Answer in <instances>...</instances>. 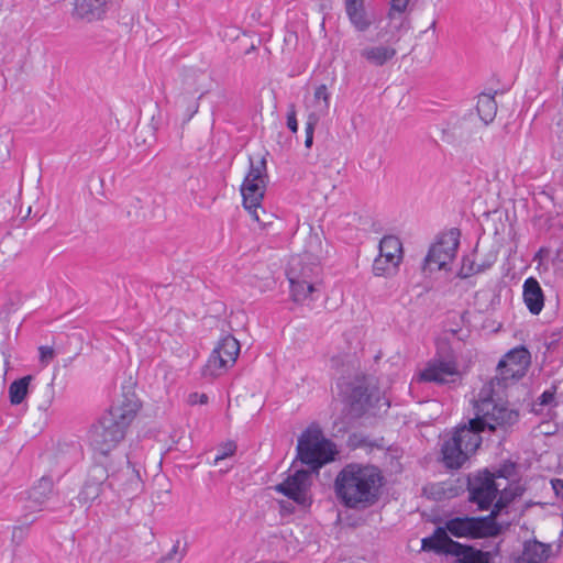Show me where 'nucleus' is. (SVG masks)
<instances>
[{"label": "nucleus", "instance_id": "nucleus-1", "mask_svg": "<svg viewBox=\"0 0 563 563\" xmlns=\"http://www.w3.org/2000/svg\"><path fill=\"white\" fill-rule=\"evenodd\" d=\"M531 363V354L525 346L510 350L498 363L497 375L478 393L474 404L475 417L454 428L441 446L442 462L451 470L461 468L483 442V432L507 434L519 422L520 412L508 401L495 397L494 384L507 387L522 378Z\"/></svg>", "mask_w": 563, "mask_h": 563}, {"label": "nucleus", "instance_id": "nucleus-2", "mask_svg": "<svg viewBox=\"0 0 563 563\" xmlns=\"http://www.w3.org/2000/svg\"><path fill=\"white\" fill-rule=\"evenodd\" d=\"M384 484L385 478L378 466L351 462L336 474L333 490L343 507L362 511L378 503Z\"/></svg>", "mask_w": 563, "mask_h": 563}, {"label": "nucleus", "instance_id": "nucleus-3", "mask_svg": "<svg viewBox=\"0 0 563 563\" xmlns=\"http://www.w3.org/2000/svg\"><path fill=\"white\" fill-rule=\"evenodd\" d=\"M140 402L134 394H124L93 424L89 431V441L93 451L107 456L124 439L126 430L135 419Z\"/></svg>", "mask_w": 563, "mask_h": 563}, {"label": "nucleus", "instance_id": "nucleus-4", "mask_svg": "<svg viewBox=\"0 0 563 563\" xmlns=\"http://www.w3.org/2000/svg\"><path fill=\"white\" fill-rule=\"evenodd\" d=\"M297 457L312 473L332 462L338 454L335 444L325 439L319 429H307L298 439Z\"/></svg>", "mask_w": 563, "mask_h": 563}, {"label": "nucleus", "instance_id": "nucleus-5", "mask_svg": "<svg viewBox=\"0 0 563 563\" xmlns=\"http://www.w3.org/2000/svg\"><path fill=\"white\" fill-rule=\"evenodd\" d=\"M107 487L117 496L132 498L143 487L140 471L131 462L130 457L120 455L117 461H110L108 466Z\"/></svg>", "mask_w": 563, "mask_h": 563}, {"label": "nucleus", "instance_id": "nucleus-6", "mask_svg": "<svg viewBox=\"0 0 563 563\" xmlns=\"http://www.w3.org/2000/svg\"><path fill=\"white\" fill-rule=\"evenodd\" d=\"M268 180L267 166L265 157H260L256 162L250 157V169L241 185V195L243 206L255 221H261L258 209L264 198L266 183Z\"/></svg>", "mask_w": 563, "mask_h": 563}, {"label": "nucleus", "instance_id": "nucleus-7", "mask_svg": "<svg viewBox=\"0 0 563 563\" xmlns=\"http://www.w3.org/2000/svg\"><path fill=\"white\" fill-rule=\"evenodd\" d=\"M445 529L455 538H487L500 532L494 515L484 517H454L445 522Z\"/></svg>", "mask_w": 563, "mask_h": 563}, {"label": "nucleus", "instance_id": "nucleus-8", "mask_svg": "<svg viewBox=\"0 0 563 563\" xmlns=\"http://www.w3.org/2000/svg\"><path fill=\"white\" fill-rule=\"evenodd\" d=\"M459 245L460 230L451 229L430 246L424 257L423 272L432 273L445 268L446 264L455 257Z\"/></svg>", "mask_w": 563, "mask_h": 563}, {"label": "nucleus", "instance_id": "nucleus-9", "mask_svg": "<svg viewBox=\"0 0 563 563\" xmlns=\"http://www.w3.org/2000/svg\"><path fill=\"white\" fill-rule=\"evenodd\" d=\"M311 475L310 471L298 470L288 475L284 482L277 484L275 490L291 499L301 508H309L312 504Z\"/></svg>", "mask_w": 563, "mask_h": 563}, {"label": "nucleus", "instance_id": "nucleus-10", "mask_svg": "<svg viewBox=\"0 0 563 563\" xmlns=\"http://www.w3.org/2000/svg\"><path fill=\"white\" fill-rule=\"evenodd\" d=\"M470 501L476 504L478 509L487 510L492 507L499 492V484L494 481L492 472L483 470L467 477Z\"/></svg>", "mask_w": 563, "mask_h": 563}, {"label": "nucleus", "instance_id": "nucleus-11", "mask_svg": "<svg viewBox=\"0 0 563 563\" xmlns=\"http://www.w3.org/2000/svg\"><path fill=\"white\" fill-rule=\"evenodd\" d=\"M379 253L373 263L375 276H391L396 274L402 260V243L395 235L384 236L378 245Z\"/></svg>", "mask_w": 563, "mask_h": 563}, {"label": "nucleus", "instance_id": "nucleus-12", "mask_svg": "<svg viewBox=\"0 0 563 563\" xmlns=\"http://www.w3.org/2000/svg\"><path fill=\"white\" fill-rule=\"evenodd\" d=\"M108 468L102 464L90 467L87 481L80 489L77 499L81 505L90 506L98 497L106 493Z\"/></svg>", "mask_w": 563, "mask_h": 563}, {"label": "nucleus", "instance_id": "nucleus-13", "mask_svg": "<svg viewBox=\"0 0 563 563\" xmlns=\"http://www.w3.org/2000/svg\"><path fill=\"white\" fill-rule=\"evenodd\" d=\"M459 374L457 364L454 360H432L420 373L419 378L422 382L444 385L454 383Z\"/></svg>", "mask_w": 563, "mask_h": 563}, {"label": "nucleus", "instance_id": "nucleus-14", "mask_svg": "<svg viewBox=\"0 0 563 563\" xmlns=\"http://www.w3.org/2000/svg\"><path fill=\"white\" fill-rule=\"evenodd\" d=\"M301 258H294L290 268L287 273L288 280L290 284V292L292 300L296 302H302L310 297V295L316 291V287L312 280L309 279L308 272L312 269L309 267L308 269H302L301 272H297V266L301 264Z\"/></svg>", "mask_w": 563, "mask_h": 563}, {"label": "nucleus", "instance_id": "nucleus-15", "mask_svg": "<svg viewBox=\"0 0 563 563\" xmlns=\"http://www.w3.org/2000/svg\"><path fill=\"white\" fill-rule=\"evenodd\" d=\"M476 134L475 124L466 119L449 122L442 129V142L454 147H466Z\"/></svg>", "mask_w": 563, "mask_h": 563}, {"label": "nucleus", "instance_id": "nucleus-16", "mask_svg": "<svg viewBox=\"0 0 563 563\" xmlns=\"http://www.w3.org/2000/svg\"><path fill=\"white\" fill-rule=\"evenodd\" d=\"M421 543L423 551H433L438 554L444 553L452 555L456 549H460V542L452 540L448 536L445 527H438L433 534L423 538Z\"/></svg>", "mask_w": 563, "mask_h": 563}, {"label": "nucleus", "instance_id": "nucleus-17", "mask_svg": "<svg viewBox=\"0 0 563 563\" xmlns=\"http://www.w3.org/2000/svg\"><path fill=\"white\" fill-rule=\"evenodd\" d=\"M522 298L531 314L538 316L542 311L544 307V294L539 282L534 277H528L523 282Z\"/></svg>", "mask_w": 563, "mask_h": 563}, {"label": "nucleus", "instance_id": "nucleus-18", "mask_svg": "<svg viewBox=\"0 0 563 563\" xmlns=\"http://www.w3.org/2000/svg\"><path fill=\"white\" fill-rule=\"evenodd\" d=\"M110 0H75L73 15L92 22L100 20L107 12Z\"/></svg>", "mask_w": 563, "mask_h": 563}, {"label": "nucleus", "instance_id": "nucleus-19", "mask_svg": "<svg viewBox=\"0 0 563 563\" xmlns=\"http://www.w3.org/2000/svg\"><path fill=\"white\" fill-rule=\"evenodd\" d=\"M345 11L351 23L361 32L366 31L373 23V19L365 11L364 0H345Z\"/></svg>", "mask_w": 563, "mask_h": 563}, {"label": "nucleus", "instance_id": "nucleus-20", "mask_svg": "<svg viewBox=\"0 0 563 563\" xmlns=\"http://www.w3.org/2000/svg\"><path fill=\"white\" fill-rule=\"evenodd\" d=\"M396 54V48L390 44L367 46L361 51V56L374 66H384L391 60Z\"/></svg>", "mask_w": 563, "mask_h": 563}, {"label": "nucleus", "instance_id": "nucleus-21", "mask_svg": "<svg viewBox=\"0 0 563 563\" xmlns=\"http://www.w3.org/2000/svg\"><path fill=\"white\" fill-rule=\"evenodd\" d=\"M550 553V545L537 540L527 541L523 545L522 554L518 559V563H544Z\"/></svg>", "mask_w": 563, "mask_h": 563}, {"label": "nucleus", "instance_id": "nucleus-22", "mask_svg": "<svg viewBox=\"0 0 563 563\" xmlns=\"http://www.w3.org/2000/svg\"><path fill=\"white\" fill-rule=\"evenodd\" d=\"M452 555L456 558L455 563H492L490 552L462 543Z\"/></svg>", "mask_w": 563, "mask_h": 563}, {"label": "nucleus", "instance_id": "nucleus-23", "mask_svg": "<svg viewBox=\"0 0 563 563\" xmlns=\"http://www.w3.org/2000/svg\"><path fill=\"white\" fill-rule=\"evenodd\" d=\"M373 398L374 393L363 385L353 387L349 397L351 407L358 412L375 407Z\"/></svg>", "mask_w": 563, "mask_h": 563}, {"label": "nucleus", "instance_id": "nucleus-24", "mask_svg": "<svg viewBox=\"0 0 563 563\" xmlns=\"http://www.w3.org/2000/svg\"><path fill=\"white\" fill-rule=\"evenodd\" d=\"M233 366L231 362H227L225 357L219 351L211 352L206 365L202 368V376L206 378H216L223 375L229 367Z\"/></svg>", "mask_w": 563, "mask_h": 563}, {"label": "nucleus", "instance_id": "nucleus-25", "mask_svg": "<svg viewBox=\"0 0 563 563\" xmlns=\"http://www.w3.org/2000/svg\"><path fill=\"white\" fill-rule=\"evenodd\" d=\"M476 109L485 125L493 122L497 113V102L494 95L481 93L478 96Z\"/></svg>", "mask_w": 563, "mask_h": 563}, {"label": "nucleus", "instance_id": "nucleus-26", "mask_svg": "<svg viewBox=\"0 0 563 563\" xmlns=\"http://www.w3.org/2000/svg\"><path fill=\"white\" fill-rule=\"evenodd\" d=\"M53 481L51 477L43 476L29 492V498L34 506H42L53 492Z\"/></svg>", "mask_w": 563, "mask_h": 563}, {"label": "nucleus", "instance_id": "nucleus-27", "mask_svg": "<svg viewBox=\"0 0 563 563\" xmlns=\"http://www.w3.org/2000/svg\"><path fill=\"white\" fill-rule=\"evenodd\" d=\"M522 492L523 489L519 485H510L509 487H505L499 490V497L496 499L494 508L489 514L494 515V520L504 508H506L517 497L521 496Z\"/></svg>", "mask_w": 563, "mask_h": 563}, {"label": "nucleus", "instance_id": "nucleus-28", "mask_svg": "<svg viewBox=\"0 0 563 563\" xmlns=\"http://www.w3.org/2000/svg\"><path fill=\"white\" fill-rule=\"evenodd\" d=\"M214 350L219 351L227 362L234 364L240 353V343L234 336L228 334L218 342Z\"/></svg>", "mask_w": 563, "mask_h": 563}, {"label": "nucleus", "instance_id": "nucleus-29", "mask_svg": "<svg viewBox=\"0 0 563 563\" xmlns=\"http://www.w3.org/2000/svg\"><path fill=\"white\" fill-rule=\"evenodd\" d=\"M32 378L31 375H26L10 384L9 398L12 405H20L25 399Z\"/></svg>", "mask_w": 563, "mask_h": 563}, {"label": "nucleus", "instance_id": "nucleus-30", "mask_svg": "<svg viewBox=\"0 0 563 563\" xmlns=\"http://www.w3.org/2000/svg\"><path fill=\"white\" fill-rule=\"evenodd\" d=\"M203 76V73L198 70H186L183 75V86L184 90L187 93H197L201 91V95H203L202 86L200 85V78Z\"/></svg>", "mask_w": 563, "mask_h": 563}, {"label": "nucleus", "instance_id": "nucleus-31", "mask_svg": "<svg viewBox=\"0 0 563 563\" xmlns=\"http://www.w3.org/2000/svg\"><path fill=\"white\" fill-rule=\"evenodd\" d=\"M314 108L320 109L321 112L328 113L330 108V92L328 87L322 84L319 85L313 93Z\"/></svg>", "mask_w": 563, "mask_h": 563}, {"label": "nucleus", "instance_id": "nucleus-32", "mask_svg": "<svg viewBox=\"0 0 563 563\" xmlns=\"http://www.w3.org/2000/svg\"><path fill=\"white\" fill-rule=\"evenodd\" d=\"M305 256L307 260L318 261L321 256V242L318 235H310L305 250Z\"/></svg>", "mask_w": 563, "mask_h": 563}, {"label": "nucleus", "instance_id": "nucleus-33", "mask_svg": "<svg viewBox=\"0 0 563 563\" xmlns=\"http://www.w3.org/2000/svg\"><path fill=\"white\" fill-rule=\"evenodd\" d=\"M180 541L177 540L170 551L156 563H180L186 554V549L179 550Z\"/></svg>", "mask_w": 563, "mask_h": 563}, {"label": "nucleus", "instance_id": "nucleus-34", "mask_svg": "<svg viewBox=\"0 0 563 563\" xmlns=\"http://www.w3.org/2000/svg\"><path fill=\"white\" fill-rule=\"evenodd\" d=\"M478 273H481V268L477 263L470 256H464L457 276L464 279Z\"/></svg>", "mask_w": 563, "mask_h": 563}, {"label": "nucleus", "instance_id": "nucleus-35", "mask_svg": "<svg viewBox=\"0 0 563 563\" xmlns=\"http://www.w3.org/2000/svg\"><path fill=\"white\" fill-rule=\"evenodd\" d=\"M393 33L407 32L410 29V19L407 14H395L393 19H388Z\"/></svg>", "mask_w": 563, "mask_h": 563}, {"label": "nucleus", "instance_id": "nucleus-36", "mask_svg": "<svg viewBox=\"0 0 563 563\" xmlns=\"http://www.w3.org/2000/svg\"><path fill=\"white\" fill-rule=\"evenodd\" d=\"M516 472V465L512 462H505L501 464L495 472L492 473V476H494V481L496 478H505L509 479L515 475Z\"/></svg>", "mask_w": 563, "mask_h": 563}, {"label": "nucleus", "instance_id": "nucleus-37", "mask_svg": "<svg viewBox=\"0 0 563 563\" xmlns=\"http://www.w3.org/2000/svg\"><path fill=\"white\" fill-rule=\"evenodd\" d=\"M410 0H390V8L387 14L388 19H393L395 14H407V8Z\"/></svg>", "mask_w": 563, "mask_h": 563}, {"label": "nucleus", "instance_id": "nucleus-38", "mask_svg": "<svg viewBox=\"0 0 563 563\" xmlns=\"http://www.w3.org/2000/svg\"><path fill=\"white\" fill-rule=\"evenodd\" d=\"M556 386L552 385L549 389L544 390L538 398V404L541 406L554 405L555 402Z\"/></svg>", "mask_w": 563, "mask_h": 563}, {"label": "nucleus", "instance_id": "nucleus-39", "mask_svg": "<svg viewBox=\"0 0 563 563\" xmlns=\"http://www.w3.org/2000/svg\"><path fill=\"white\" fill-rule=\"evenodd\" d=\"M236 450V445L234 442L229 441L224 444V446L218 451V453L214 456L213 464L217 465L221 460L227 459L228 456H231L234 454Z\"/></svg>", "mask_w": 563, "mask_h": 563}, {"label": "nucleus", "instance_id": "nucleus-40", "mask_svg": "<svg viewBox=\"0 0 563 563\" xmlns=\"http://www.w3.org/2000/svg\"><path fill=\"white\" fill-rule=\"evenodd\" d=\"M328 113H323L320 111V109H314V111L310 112L307 115L305 130H311L314 131L317 124L319 123L321 117L327 115Z\"/></svg>", "mask_w": 563, "mask_h": 563}, {"label": "nucleus", "instance_id": "nucleus-41", "mask_svg": "<svg viewBox=\"0 0 563 563\" xmlns=\"http://www.w3.org/2000/svg\"><path fill=\"white\" fill-rule=\"evenodd\" d=\"M287 128L292 132L297 133L298 131V121H297V112L294 103L289 104L287 111Z\"/></svg>", "mask_w": 563, "mask_h": 563}, {"label": "nucleus", "instance_id": "nucleus-42", "mask_svg": "<svg viewBox=\"0 0 563 563\" xmlns=\"http://www.w3.org/2000/svg\"><path fill=\"white\" fill-rule=\"evenodd\" d=\"M26 533H27L26 526L14 527L12 530V542H14L16 545H20L23 542V540L25 539Z\"/></svg>", "mask_w": 563, "mask_h": 563}, {"label": "nucleus", "instance_id": "nucleus-43", "mask_svg": "<svg viewBox=\"0 0 563 563\" xmlns=\"http://www.w3.org/2000/svg\"><path fill=\"white\" fill-rule=\"evenodd\" d=\"M40 360L42 363L48 364L55 355L54 349L48 345H42L38 347Z\"/></svg>", "mask_w": 563, "mask_h": 563}, {"label": "nucleus", "instance_id": "nucleus-44", "mask_svg": "<svg viewBox=\"0 0 563 563\" xmlns=\"http://www.w3.org/2000/svg\"><path fill=\"white\" fill-rule=\"evenodd\" d=\"M551 485L555 495L559 496L561 493H563V479L554 478L551 481Z\"/></svg>", "mask_w": 563, "mask_h": 563}, {"label": "nucleus", "instance_id": "nucleus-45", "mask_svg": "<svg viewBox=\"0 0 563 563\" xmlns=\"http://www.w3.org/2000/svg\"><path fill=\"white\" fill-rule=\"evenodd\" d=\"M306 139H305V146L307 148H310L313 144V133L314 131L311 130H305Z\"/></svg>", "mask_w": 563, "mask_h": 563}, {"label": "nucleus", "instance_id": "nucleus-46", "mask_svg": "<svg viewBox=\"0 0 563 563\" xmlns=\"http://www.w3.org/2000/svg\"><path fill=\"white\" fill-rule=\"evenodd\" d=\"M199 397L198 401L200 404H207L208 402V396L206 394L198 395L197 393L190 395L191 401L195 402L194 398Z\"/></svg>", "mask_w": 563, "mask_h": 563}, {"label": "nucleus", "instance_id": "nucleus-47", "mask_svg": "<svg viewBox=\"0 0 563 563\" xmlns=\"http://www.w3.org/2000/svg\"><path fill=\"white\" fill-rule=\"evenodd\" d=\"M494 261H495V258L494 260H487V261H484V262L477 264L478 268H481V273H483L486 269H488L493 265Z\"/></svg>", "mask_w": 563, "mask_h": 563}, {"label": "nucleus", "instance_id": "nucleus-48", "mask_svg": "<svg viewBox=\"0 0 563 563\" xmlns=\"http://www.w3.org/2000/svg\"><path fill=\"white\" fill-rule=\"evenodd\" d=\"M435 26H437V21H432V23L430 24L429 26V30H432L433 32L435 31Z\"/></svg>", "mask_w": 563, "mask_h": 563}]
</instances>
